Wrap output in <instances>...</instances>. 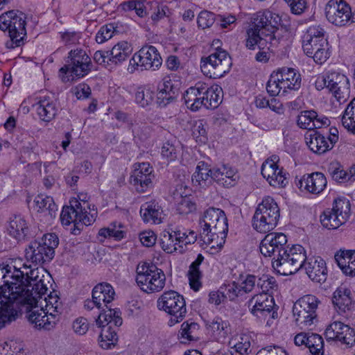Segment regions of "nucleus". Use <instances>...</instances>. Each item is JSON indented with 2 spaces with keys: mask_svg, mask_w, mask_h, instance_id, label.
Wrapping results in <instances>:
<instances>
[{
  "mask_svg": "<svg viewBox=\"0 0 355 355\" xmlns=\"http://www.w3.org/2000/svg\"><path fill=\"white\" fill-rule=\"evenodd\" d=\"M256 211L259 214L264 215L265 217H270V218L272 217L277 225L280 216L279 208L272 198L270 196L264 198L257 207Z\"/></svg>",
  "mask_w": 355,
  "mask_h": 355,
  "instance_id": "e433bc0d",
  "label": "nucleus"
},
{
  "mask_svg": "<svg viewBox=\"0 0 355 355\" xmlns=\"http://www.w3.org/2000/svg\"><path fill=\"white\" fill-rule=\"evenodd\" d=\"M160 245L164 252L169 254L175 252L182 254L186 251V248L180 245L175 241L174 236L172 235V232L163 236L160 240Z\"/></svg>",
  "mask_w": 355,
  "mask_h": 355,
  "instance_id": "de8ad7c7",
  "label": "nucleus"
},
{
  "mask_svg": "<svg viewBox=\"0 0 355 355\" xmlns=\"http://www.w3.org/2000/svg\"><path fill=\"white\" fill-rule=\"evenodd\" d=\"M306 347L309 349L311 355H324V340L319 334H310Z\"/></svg>",
  "mask_w": 355,
  "mask_h": 355,
  "instance_id": "8fccbe9b",
  "label": "nucleus"
},
{
  "mask_svg": "<svg viewBox=\"0 0 355 355\" xmlns=\"http://www.w3.org/2000/svg\"><path fill=\"white\" fill-rule=\"evenodd\" d=\"M205 92V98H207L206 108H216L220 102V94L222 88L216 85L208 87L206 84L202 83Z\"/></svg>",
  "mask_w": 355,
  "mask_h": 355,
  "instance_id": "37998d69",
  "label": "nucleus"
},
{
  "mask_svg": "<svg viewBox=\"0 0 355 355\" xmlns=\"http://www.w3.org/2000/svg\"><path fill=\"white\" fill-rule=\"evenodd\" d=\"M286 243L284 234L272 232L265 236L259 245L260 252L264 257L273 256V268L284 276L297 272L305 259V250L302 245H295L288 249Z\"/></svg>",
  "mask_w": 355,
  "mask_h": 355,
  "instance_id": "f257e3e1",
  "label": "nucleus"
},
{
  "mask_svg": "<svg viewBox=\"0 0 355 355\" xmlns=\"http://www.w3.org/2000/svg\"><path fill=\"white\" fill-rule=\"evenodd\" d=\"M324 46H329V43L324 37V29L320 26L309 27L302 40V48L304 53L309 55L313 54L316 49H320Z\"/></svg>",
  "mask_w": 355,
  "mask_h": 355,
  "instance_id": "2eb2a0df",
  "label": "nucleus"
},
{
  "mask_svg": "<svg viewBox=\"0 0 355 355\" xmlns=\"http://www.w3.org/2000/svg\"><path fill=\"white\" fill-rule=\"evenodd\" d=\"M349 87V79L344 74L336 71L327 72V89L338 101H345V94Z\"/></svg>",
  "mask_w": 355,
  "mask_h": 355,
  "instance_id": "aec40b11",
  "label": "nucleus"
},
{
  "mask_svg": "<svg viewBox=\"0 0 355 355\" xmlns=\"http://www.w3.org/2000/svg\"><path fill=\"white\" fill-rule=\"evenodd\" d=\"M21 349V346L13 340L6 341L0 344L1 355H17Z\"/></svg>",
  "mask_w": 355,
  "mask_h": 355,
  "instance_id": "774afa93",
  "label": "nucleus"
},
{
  "mask_svg": "<svg viewBox=\"0 0 355 355\" xmlns=\"http://www.w3.org/2000/svg\"><path fill=\"white\" fill-rule=\"evenodd\" d=\"M350 294V290L343 287L338 288L334 293L332 302L338 312L345 313L350 309L352 303Z\"/></svg>",
  "mask_w": 355,
  "mask_h": 355,
  "instance_id": "f704fd0d",
  "label": "nucleus"
},
{
  "mask_svg": "<svg viewBox=\"0 0 355 355\" xmlns=\"http://www.w3.org/2000/svg\"><path fill=\"white\" fill-rule=\"evenodd\" d=\"M212 168L205 162H199L192 175V182L196 186L207 187L213 182Z\"/></svg>",
  "mask_w": 355,
  "mask_h": 355,
  "instance_id": "2f4dec72",
  "label": "nucleus"
},
{
  "mask_svg": "<svg viewBox=\"0 0 355 355\" xmlns=\"http://www.w3.org/2000/svg\"><path fill=\"white\" fill-rule=\"evenodd\" d=\"M115 292L113 287L108 283H100L92 290V298L96 303V307L101 308L102 302L108 309V304L114 300Z\"/></svg>",
  "mask_w": 355,
  "mask_h": 355,
  "instance_id": "c85d7f7f",
  "label": "nucleus"
},
{
  "mask_svg": "<svg viewBox=\"0 0 355 355\" xmlns=\"http://www.w3.org/2000/svg\"><path fill=\"white\" fill-rule=\"evenodd\" d=\"M318 116V113L314 110H305L297 116V125L302 129L311 130V124L313 119Z\"/></svg>",
  "mask_w": 355,
  "mask_h": 355,
  "instance_id": "052dcab7",
  "label": "nucleus"
},
{
  "mask_svg": "<svg viewBox=\"0 0 355 355\" xmlns=\"http://www.w3.org/2000/svg\"><path fill=\"white\" fill-rule=\"evenodd\" d=\"M132 51V49L128 42L121 41L114 45L110 51L109 60L115 64H121L130 56Z\"/></svg>",
  "mask_w": 355,
  "mask_h": 355,
  "instance_id": "4c0bfd02",
  "label": "nucleus"
},
{
  "mask_svg": "<svg viewBox=\"0 0 355 355\" xmlns=\"http://www.w3.org/2000/svg\"><path fill=\"white\" fill-rule=\"evenodd\" d=\"M252 226L257 232L266 233L272 231L277 226L275 219L272 217H265L255 211L252 218Z\"/></svg>",
  "mask_w": 355,
  "mask_h": 355,
  "instance_id": "79ce46f5",
  "label": "nucleus"
},
{
  "mask_svg": "<svg viewBox=\"0 0 355 355\" xmlns=\"http://www.w3.org/2000/svg\"><path fill=\"white\" fill-rule=\"evenodd\" d=\"M232 64V59L227 52L218 49L209 56L202 58L200 69L205 76L216 79L227 73Z\"/></svg>",
  "mask_w": 355,
  "mask_h": 355,
  "instance_id": "0eeeda50",
  "label": "nucleus"
},
{
  "mask_svg": "<svg viewBox=\"0 0 355 355\" xmlns=\"http://www.w3.org/2000/svg\"><path fill=\"white\" fill-rule=\"evenodd\" d=\"M121 313L119 310L108 308L107 310H103V313H99L96 319V324L98 327L103 326V323L106 322L107 325H114L116 327H120L122 323Z\"/></svg>",
  "mask_w": 355,
  "mask_h": 355,
  "instance_id": "58836bf2",
  "label": "nucleus"
},
{
  "mask_svg": "<svg viewBox=\"0 0 355 355\" xmlns=\"http://www.w3.org/2000/svg\"><path fill=\"white\" fill-rule=\"evenodd\" d=\"M280 21L279 15L268 10L252 14L246 31V47L250 50L257 46L262 49L277 47L283 40L278 28Z\"/></svg>",
  "mask_w": 355,
  "mask_h": 355,
  "instance_id": "f03ea898",
  "label": "nucleus"
},
{
  "mask_svg": "<svg viewBox=\"0 0 355 355\" xmlns=\"http://www.w3.org/2000/svg\"><path fill=\"white\" fill-rule=\"evenodd\" d=\"M39 118L44 122L51 121L59 111V106L53 97L44 96L37 98L33 105Z\"/></svg>",
  "mask_w": 355,
  "mask_h": 355,
  "instance_id": "6ab92c4d",
  "label": "nucleus"
},
{
  "mask_svg": "<svg viewBox=\"0 0 355 355\" xmlns=\"http://www.w3.org/2000/svg\"><path fill=\"white\" fill-rule=\"evenodd\" d=\"M258 278L254 275L241 274L239 278V286L242 293H248L252 291L255 286H257Z\"/></svg>",
  "mask_w": 355,
  "mask_h": 355,
  "instance_id": "864d4df0",
  "label": "nucleus"
},
{
  "mask_svg": "<svg viewBox=\"0 0 355 355\" xmlns=\"http://www.w3.org/2000/svg\"><path fill=\"white\" fill-rule=\"evenodd\" d=\"M162 64V59L157 49L153 46L142 47L130 60L128 70L133 73L139 67L141 71L158 69Z\"/></svg>",
  "mask_w": 355,
  "mask_h": 355,
  "instance_id": "9b49d317",
  "label": "nucleus"
},
{
  "mask_svg": "<svg viewBox=\"0 0 355 355\" xmlns=\"http://www.w3.org/2000/svg\"><path fill=\"white\" fill-rule=\"evenodd\" d=\"M37 241L47 248L49 254L50 252H53L55 255V249L59 244V239L55 233L46 234Z\"/></svg>",
  "mask_w": 355,
  "mask_h": 355,
  "instance_id": "69168bd1",
  "label": "nucleus"
},
{
  "mask_svg": "<svg viewBox=\"0 0 355 355\" xmlns=\"http://www.w3.org/2000/svg\"><path fill=\"white\" fill-rule=\"evenodd\" d=\"M204 261V257L198 254L197 258L193 261L189 268L187 276L191 288L198 291L202 287V273L200 270V266Z\"/></svg>",
  "mask_w": 355,
  "mask_h": 355,
  "instance_id": "473e14b6",
  "label": "nucleus"
},
{
  "mask_svg": "<svg viewBox=\"0 0 355 355\" xmlns=\"http://www.w3.org/2000/svg\"><path fill=\"white\" fill-rule=\"evenodd\" d=\"M152 168L147 162L139 163L132 171L130 183L140 193L145 192L152 187Z\"/></svg>",
  "mask_w": 355,
  "mask_h": 355,
  "instance_id": "4468645a",
  "label": "nucleus"
},
{
  "mask_svg": "<svg viewBox=\"0 0 355 355\" xmlns=\"http://www.w3.org/2000/svg\"><path fill=\"white\" fill-rule=\"evenodd\" d=\"M136 282L140 288L147 293L161 291L166 284V275L163 270L153 263H140L136 270Z\"/></svg>",
  "mask_w": 355,
  "mask_h": 355,
  "instance_id": "39448f33",
  "label": "nucleus"
},
{
  "mask_svg": "<svg viewBox=\"0 0 355 355\" xmlns=\"http://www.w3.org/2000/svg\"><path fill=\"white\" fill-rule=\"evenodd\" d=\"M207 329L211 331L213 336L216 338H225L229 334V325L225 321L220 318H215L211 321L206 324Z\"/></svg>",
  "mask_w": 355,
  "mask_h": 355,
  "instance_id": "a18cd8bd",
  "label": "nucleus"
},
{
  "mask_svg": "<svg viewBox=\"0 0 355 355\" xmlns=\"http://www.w3.org/2000/svg\"><path fill=\"white\" fill-rule=\"evenodd\" d=\"M228 232L226 215L220 209L209 207L199 219L200 239L211 248L220 249Z\"/></svg>",
  "mask_w": 355,
  "mask_h": 355,
  "instance_id": "7ed1b4c3",
  "label": "nucleus"
},
{
  "mask_svg": "<svg viewBox=\"0 0 355 355\" xmlns=\"http://www.w3.org/2000/svg\"><path fill=\"white\" fill-rule=\"evenodd\" d=\"M196 209L197 205L196 202L189 196L182 197L177 207L178 212L183 215L193 213Z\"/></svg>",
  "mask_w": 355,
  "mask_h": 355,
  "instance_id": "0e129e2a",
  "label": "nucleus"
},
{
  "mask_svg": "<svg viewBox=\"0 0 355 355\" xmlns=\"http://www.w3.org/2000/svg\"><path fill=\"white\" fill-rule=\"evenodd\" d=\"M199 329L200 327L198 323L187 320L182 324L179 336L184 340H197L198 339Z\"/></svg>",
  "mask_w": 355,
  "mask_h": 355,
  "instance_id": "49530a36",
  "label": "nucleus"
},
{
  "mask_svg": "<svg viewBox=\"0 0 355 355\" xmlns=\"http://www.w3.org/2000/svg\"><path fill=\"white\" fill-rule=\"evenodd\" d=\"M84 205H87V208L77 217L81 229L83 225L87 226L92 224L97 217V210L94 205L91 208L87 202H85Z\"/></svg>",
  "mask_w": 355,
  "mask_h": 355,
  "instance_id": "603ef678",
  "label": "nucleus"
},
{
  "mask_svg": "<svg viewBox=\"0 0 355 355\" xmlns=\"http://www.w3.org/2000/svg\"><path fill=\"white\" fill-rule=\"evenodd\" d=\"M275 75V71L270 75L266 85L267 92L271 96H286V94H282L283 87L280 85L279 78Z\"/></svg>",
  "mask_w": 355,
  "mask_h": 355,
  "instance_id": "e2e57ef3",
  "label": "nucleus"
},
{
  "mask_svg": "<svg viewBox=\"0 0 355 355\" xmlns=\"http://www.w3.org/2000/svg\"><path fill=\"white\" fill-rule=\"evenodd\" d=\"M25 256L27 260L32 263L43 265L50 262L55 255L53 252H50L49 254L46 247L42 245L37 240H34L26 248Z\"/></svg>",
  "mask_w": 355,
  "mask_h": 355,
  "instance_id": "5701e85b",
  "label": "nucleus"
},
{
  "mask_svg": "<svg viewBox=\"0 0 355 355\" xmlns=\"http://www.w3.org/2000/svg\"><path fill=\"white\" fill-rule=\"evenodd\" d=\"M267 159L261 166V175L268 182L270 185L274 187H283L288 183L286 178V173L282 168H279L275 159Z\"/></svg>",
  "mask_w": 355,
  "mask_h": 355,
  "instance_id": "f3484780",
  "label": "nucleus"
},
{
  "mask_svg": "<svg viewBox=\"0 0 355 355\" xmlns=\"http://www.w3.org/2000/svg\"><path fill=\"white\" fill-rule=\"evenodd\" d=\"M65 62V64L59 71L63 81L70 79L68 76L65 78L64 75L71 76V79L74 77L82 78L87 75L92 69L90 58L80 49L70 51Z\"/></svg>",
  "mask_w": 355,
  "mask_h": 355,
  "instance_id": "423d86ee",
  "label": "nucleus"
},
{
  "mask_svg": "<svg viewBox=\"0 0 355 355\" xmlns=\"http://www.w3.org/2000/svg\"><path fill=\"white\" fill-rule=\"evenodd\" d=\"M333 211L340 217H335L334 226L336 224H345L349 219L351 213V205L349 200L346 198H338L334 202Z\"/></svg>",
  "mask_w": 355,
  "mask_h": 355,
  "instance_id": "c9c22d12",
  "label": "nucleus"
},
{
  "mask_svg": "<svg viewBox=\"0 0 355 355\" xmlns=\"http://www.w3.org/2000/svg\"><path fill=\"white\" fill-rule=\"evenodd\" d=\"M202 83H198L194 87L187 89L184 94V103L191 111H198L202 107H206L207 100L205 98Z\"/></svg>",
  "mask_w": 355,
  "mask_h": 355,
  "instance_id": "b1692460",
  "label": "nucleus"
},
{
  "mask_svg": "<svg viewBox=\"0 0 355 355\" xmlns=\"http://www.w3.org/2000/svg\"><path fill=\"white\" fill-rule=\"evenodd\" d=\"M275 302L272 296L267 293L254 295L249 301L248 306L251 313L259 319H265L267 316L274 319L277 317Z\"/></svg>",
  "mask_w": 355,
  "mask_h": 355,
  "instance_id": "ddd939ff",
  "label": "nucleus"
},
{
  "mask_svg": "<svg viewBox=\"0 0 355 355\" xmlns=\"http://www.w3.org/2000/svg\"><path fill=\"white\" fill-rule=\"evenodd\" d=\"M275 76L279 78L280 85L283 87L282 94L288 90L297 91L301 87L302 78L300 73L293 68L282 67L275 71Z\"/></svg>",
  "mask_w": 355,
  "mask_h": 355,
  "instance_id": "a211bd4d",
  "label": "nucleus"
},
{
  "mask_svg": "<svg viewBox=\"0 0 355 355\" xmlns=\"http://www.w3.org/2000/svg\"><path fill=\"white\" fill-rule=\"evenodd\" d=\"M304 258L299 270L304 268L312 281L324 282L327 278V268L324 260L320 257L307 258L306 254Z\"/></svg>",
  "mask_w": 355,
  "mask_h": 355,
  "instance_id": "dca6fc26",
  "label": "nucleus"
},
{
  "mask_svg": "<svg viewBox=\"0 0 355 355\" xmlns=\"http://www.w3.org/2000/svg\"><path fill=\"white\" fill-rule=\"evenodd\" d=\"M172 235L178 244L187 249V245L193 244L197 240V234L193 230L177 227L172 230Z\"/></svg>",
  "mask_w": 355,
  "mask_h": 355,
  "instance_id": "a19ab883",
  "label": "nucleus"
},
{
  "mask_svg": "<svg viewBox=\"0 0 355 355\" xmlns=\"http://www.w3.org/2000/svg\"><path fill=\"white\" fill-rule=\"evenodd\" d=\"M211 178L218 184L229 188L236 184L238 175L234 168L224 164L212 168Z\"/></svg>",
  "mask_w": 355,
  "mask_h": 355,
  "instance_id": "393cba45",
  "label": "nucleus"
},
{
  "mask_svg": "<svg viewBox=\"0 0 355 355\" xmlns=\"http://www.w3.org/2000/svg\"><path fill=\"white\" fill-rule=\"evenodd\" d=\"M154 98V92L150 87H139L135 94V101L142 107L150 105Z\"/></svg>",
  "mask_w": 355,
  "mask_h": 355,
  "instance_id": "6e6d98bb",
  "label": "nucleus"
},
{
  "mask_svg": "<svg viewBox=\"0 0 355 355\" xmlns=\"http://www.w3.org/2000/svg\"><path fill=\"white\" fill-rule=\"evenodd\" d=\"M26 15L22 12L18 13L12 28L8 34L10 40L7 41L6 46L8 49H14L24 44V40L26 36Z\"/></svg>",
  "mask_w": 355,
  "mask_h": 355,
  "instance_id": "4be33fe9",
  "label": "nucleus"
},
{
  "mask_svg": "<svg viewBox=\"0 0 355 355\" xmlns=\"http://www.w3.org/2000/svg\"><path fill=\"white\" fill-rule=\"evenodd\" d=\"M327 20L337 26H344L355 22V12L344 0H330L325 6Z\"/></svg>",
  "mask_w": 355,
  "mask_h": 355,
  "instance_id": "f8f14e48",
  "label": "nucleus"
},
{
  "mask_svg": "<svg viewBox=\"0 0 355 355\" xmlns=\"http://www.w3.org/2000/svg\"><path fill=\"white\" fill-rule=\"evenodd\" d=\"M157 306L159 310L171 315L170 325L175 324L183 320L187 313L184 297L175 291H168L158 298Z\"/></svg>",
  "mask_w": 355,
  "mask_h": 355,
  "instance_id": "6e6552de",
  "label": "nucleus"
},
{
  "mask_svg": "<svg viewBox=\"0 0 355 355\" xmlns=\"http://www.w3.org/2000/svg\"><path fill=\"white\" fill-rule=\"evenodd\" d=\"M163 211L158 202L150 200L144 203L140 208V214L144 222L155 224L162 223Z\"/></svg>",
  "mask_w": 355,
  "mask_h": 355,
  "instance_id": "7c9ffc66",
  "label": "nucleus"
},
{
  "mask_svg": "<svg viewBox=\"0 0 355 355\" xmlns=\"http://www.w3.org/2000/svg\"><path fill=\"white\" fill-rule=\"evenodd\" d=\"M328 172L332 179L339 183L349 182L351 177L353 175H347V171H345L338 163H331Z\"/></svg>",
  "mask_w": 355,
  "mask_h": 355,
  "instance_id": "09e8293b",
  "label": "nucleus"
},
{
  "mask_svg": "<svg viewBox=\"0 0 355 355\" xmlns=\"http://www.w3.org/2000/svg\"><path fill=\"white\" fill-rule=\"evenodd\" d=\"M344 331H349V326L340 321H335L330 324L325 330V336L327 340H337L339 335Z\"/></svg>",
  "mask_w": 355,
  "mask_h": 355,
  "instance_id": "5fc2aeb1",
  "label": "nucleus"
},
{
  "mask_svg": "<svg viewBox=\"0 0 355 355\" xmlns=\"http://www.w3.org/2000/svg\"><path fill=\"white\" fill-rule=\"evenodd\" d=\"M257 287L261 289V293H267L270 291L276 290L277 288V284L273 277L263 275L261 277L258 278Z\"/></svg>",
  "mask_w": 355,
  "mask_h": 355,
  "instance_id": "338daca9",
  "label": "nucleus"
},
{
  "mask_svg": "<svg viewBox=\"0 0 355 355\" xmlns=\"http://www.w3.org/2000/svg\"><path fill=\"white\" fill-rule=\"evenodd\" d=\"M304 139L309 149L315 153L322 154L333 148L327 137L318 131L306 132Z\"/></svg>",
  "mask_w": 355,
  "mask_h": 355,
  "instance_id": "cd10ccee",
  "label": "nucleus"
},
{
  "mask_svg": "<svg viewBox=\"0 0 355 355\" xmlns=\"http://www.w3.org/2000/svg\"><path fill=\"white\" fill-rule=\"evenodd\" d=\"M327 179L320 172L303 175L299 181L300 188L304 187L305 190L311 193H320L327 186Z\"/></svg>",
  "mask_w": 355,
  "mask_h": 355,
  "instance_id": "bb28decb",
  "label": "nucleus"
},
{
  "mask_svg": "<svg viewBox=\"0 0 355 355\" xmlns=\"http://www.w3.org/2000/svg\"><path fill=\"white\" fill-rule=\"evenodd\" d=\"M20 12L12 10L3 13L0 16V29L3 31H8L9 33L15 21L16 16H18V13Z\"/></svg>",
  "mask_w": 355,
  "mask_h": 355,
  "instance_id": "13d9d810",
  "label": "nucleus"
},
{
  "mask_svg": "<svg viewBox=\"0 0 355 355\" xmlns=\"http://www.w3.org/2000/svg\"><path fill=\"white\" fill-rule=\"evenodd\" d=\"M319 303L318 298L312 295H304L295 302L293 313L296 324L301 329L308 328L313 324Z\"/></svg>",
  "mask_w": 355,
  "mask_h": 355,
  "instance_id": "9d476101",
  "label": "nucleus"
},
{
  "mask_svg": "<svg viewBox=\"0 0 355 355\" xmlns=\"http://www.w3.org/2000/svg\"><path fill=\"white\" fill-rule=\"evenodd\" d=\"M17 313L10 298L6 296L0 297V329L7 323L15 320Z\"/></svg>",
  "mask_w": 355,
  "mask_h": 355,
  "instance_id": "72a5a7b5",
  "label": "nucleus"
},
{
  "mask_svg": "<svg viewBox=\"0 0 355 355\" xmlns=\"http://www.w3.org/2000/svg\"><path fill=\"white\" fill-rule=\"evenodd\" d=\"M38 211H48L51 217L55 216V212L58 210L57 205L51 196H44L42 194L37 195L34 200Z\"/></svg>",
  "mask_w": 355,
  "mask_h": 355,
  "instance_id": "c03bdc74",
  "label": "nucleus"
},
{
  "mask_svg": "<svg viewBox=\"0 0 355 355\" xmlns=\"http://www.w3.org/2000/svg\"><path fill=\"white\" fill-rule=\"evenodd\" d=\"M102 330L98 337L99 345L104 349H110L118 340L117 334L111 325L104 324L101 326Z\"/></svg>",
  "mask_w": 355,
  "mask_h": 355,
  "instance_id": "ea45409f",
  "label": "nucleus"
},
{
  "mask_svg": "<svg viewBox=\"0 0 355 355\" xmlns=\"http://www.w3.org/2000/svg\"><path fill=\"white\" fill-rule=\"evenodd\" d=\"M26 318L35 329L50 330L56 324L55 315L51 312L49 315L43 309L35 308L29 311Z\"/></svg>",
  "mask_w": 355,
  "mask_h": 355,
  "instance_id": "412c9836",
  "label": "nucleus"
},
{
  "mask_svg": "<svg viewBox=\"0 0 355 355\" xmlns=\"http://www.w3.org/2000/svg\"><path fill=\"white\" fill-rule=\"evenodd\" d=\"M71 210V208L64 207L60 214V220L63 225H69L73 223L74 228L72 230V234L77 235L80 233L81 228L78 220H75L74 213Z\"/></svg>",
  "mask_w": 355,
  "mask_h": 355,
  "instance_id": "3c124183",
  "label": "nucleus"
},
{
  "mask_svg": "<svg viewBox=\"0 0 355 355\" xmlns=\"http://www.w3.org/2000/svg\"><path fill=\"white\" fill-rule=\"evenodd\" d=\"M178 88L173 83L170 76L164 77L157 85V103L165 106L176 98Z\"/></svg>",
  "mask_w": 355,
  "mask_h": 355,
  "instance_id": "a878e982",
  "label": "nucleus"
},
{
  "mask_svg": "<svg viewBox=\"0 0 355 355\" xmlns=\"http://www.w3.org/2000/svg\"><path fill=\"white\" fill-rule=\"evenodd\" d=\"M49 273L43 268H36L26 272L25 282L22 287L15 290L17 295L22 298L25 303L33 305L37 303V300L42 298L48 291V284L50 283Z\"/></svg>",
  "mask_w": 355,
  "mask_h": 355,
  "instance_id": "20e7f679",
  "label": "nucleus"
},
{
  "mask_svg": "<svg viewBox=\"0 0 355 355\" xmlns=\"http://www.w3.org/2000/svg\"><path fill=\"white\" fill-rule=\"evenodd\" d=\"M250 347V339L248 336L240 337L238 340L230 347V352L231 355H243L248 353Z\"/></svg>",
  "mask_w": 355,
  "mask_h": 355,
  "instance_id": "bf43d9fd",
  "label": "nucleus"
},
{
  "mask_svg": "<svg viewBox=\"0 0 355 355\" xmlns=\"http://www.w3.org/2000/svg\"><path fill=\"white\" fill-rule=\"evenodd\" d=\"M7 230L8 234L19 241L24 240L29 232L28 223L20 214H15L10 218Z\"/></svg>",
  "mask_w": 355,
  "mask_h": 355,
  "instance_id": "c756f323",
  "label": "nucleus"
},
{
  "mask_svg": "<svg viewBox=\"0 0 355 355\" xmlns=\"http://www.w3.org/2000/svg\"><path fill=\"white\" fill-rule=\"evenodd\" d=\"M335 217H337L338 218H340L334 211L332 209H325L322 214L320 216V222L322 225L328 229V230H335L338 228L340 226H341L343 224H336V226H334V218Z\"/></svg>",
  "mask_w": 355,
  "mask_h": 355,
  "instance_id": "680f3d73",
  "label": "nucleus"
},
{
  "mask_svg": "<svg viewBox=\"0 0 355 355\" xmlns=\"http://www.w3.org/2000/svg\"><path fill=\"white\" fill-rule=\"evenodd\" d=\"M342 123L343 126L349 130L355 129V97L345 109Z\"/></svg>",
  "mask_w": 355,
  "mask_h": 355,
  "instance_id": "4d7b16f0",
  "label": "nucleus"
},
{
  "mask_svg": "<svg viewBox=\"0 0 355 355\" xmlns=\"http://www.w3.org/2000/svg\"><path fill=\"white\" fill-rule=\"evenodd\" d=\"M0 283L2 284L3 296L10 298L14 302V300L19 298L15 293L16 288H21L25 282L26 272L17 268L16 266L9 264H0Z\"/></svg>",
  "mask_w": 355,
  "mask_h": 355,
  "instance_id": "1a4fd4ad",
  "label": "nucleus"
}]
</instances>
